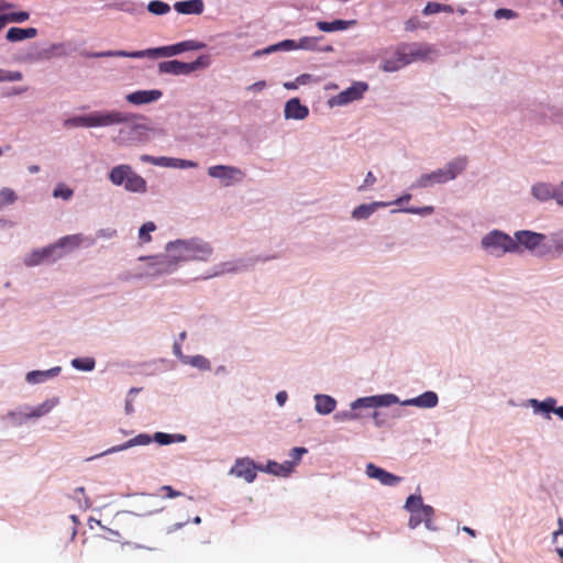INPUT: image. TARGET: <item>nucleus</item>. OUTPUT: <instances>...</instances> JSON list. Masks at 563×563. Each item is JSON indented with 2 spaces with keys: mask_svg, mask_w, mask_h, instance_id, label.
<instances>
[{
  "mask_svg": "<svg viewBox=\"0 0 563 563\" xmlns=\"http://www.w3.org/2000/svg\"><path fill=\"white\" fill-rule=\"evenodd\" d=\"M63 125L87 129L122 125L113 137V142L119 146L144 144L150 141V134L156 131L136 114L118 110L93 111L88 114L75 115L66 119Z\"/></svg>",
  "mask_w": 563,
  "mask_h": 563,
  "instance_id": "obj_1",
  "label": "nucleus"
},
{
  "mask_svg": "<svg viewBox=\"0 0 563 563\" xmlns=\"http://www.w3.org/2000/svg\"><path fill=\"white\" fill-rule=\"evenodd\" d=\"M163 92L158 89L137 90L125 96V100L132 104L141 106L157 101Z\"/></svg>",
  "mask_w": 563,
  "mask_h": 563,
  "instance_id": "obj_19",
  "label": "nucleus"
},
{
  "mask_svg": "<svg viewBox=\"0 0 563 563\" xmlns=\"http://www.w3.org/2000/svg\"><path fill=\"white\" fill-rule=\"evenodd\" d=\"M405 66H407V64H405L401 60V52L398 47L393 57L386 58L382 62L380 69L386 73H394L401 69Z\"/></svg>",
  "mask_w": 563,
  "mask_h": 563,
  "instance_id": "obj_34",
  "label": "nucleus"
},
{
  "mask_svg": "<svg viewBox=\"0 0 563 563\" xmlns=\"http://www.w3.org/2000/svg\"><path fill=\"white\" fill-rule=\"evenodd\" d=\"M73 189L65 186L64 184H58L53 191L54 198H62L63 200H69L73 197Z\"/></svg>",
  "mask_w": 563,
  "mask_h": 563,
  "instance_id": "obj_50",
  "label": "nucleus"
},
{
  "mask_svg": "<svg viewBox=\"0 0 563 563\" xmlns=\"http://www.w3.org/2000/svg\"><path fill=\"white\" fill-rule=\"evenodd\" d=\"M265 88H266V81L265 80H260V81H256V82L250 85L246 89L249 91L260 92V91H262Z\"/></svg>",
  "mask_w": 563,
  "mask_h": 563,
  "instance_id": "obj_62",
  "label": "nucleus"
},
{
  "mask_svg": "<svg viewBox=\"0 0 563 563\" xmlns=\"http://www.w3.org/2000/svg\"><path fill=\"white\" fill-rule=\"evenodd\" d=\"M174 9L179 14L185 15H199L205 10V4L202 0H185V1H177L174 3Z\"/></svg>",
  "mask_w": 563,
  "mask_h": 563,
  "instance_id": "obj_23",
  "label": "nucleus"
},
{
  "mask_svg": "<svg viewBox=\"0 0 563 563\" xmlns=\"http://www.w3.org/2000/svg\"><path fill=\"white\" fill-rule=\"evenodd\" d=\"M367 89H368V86L366 82L356 81L351 87L341 91L336 96H333L329 100V106L330 107H335V106L340 107V106H345L350 102L360 100Z\"/></svg>",
  "mask_w": 563,
  "mask_h": 563,
  "instance_id": "obj_11",
  "label": "nucleus"
},
{
  "mask_svg": "<svg viewBox=\"0 0 563 563\" xmlns=\"http://www.w3.org/2000/svg\"><path fill=\"white\" fill-rule=\"evenodd\" d=\"M16 200L18 196L13 189L4 187L0 190V209L14 203Z\"/></svg>",
  "mask_w": 563,
  "mask_h": 563,
  "instance_id": "obj_46",
  "label": "nucleus"
},
{
  "mask_svg": "<svg viewBox=\"0 0 563 563\" xmlns=\"http://www.w3.org/2000/svg\"><path fill=\"white\" fill-rule=\"evenodd\" d=\"M260 471L274 474L276 476H288L294 471V462L285 461L284 463L268 462L265 467L260 466Z\"/></svg>",
  "mask_w": 563,
  "mask_h": 563,
  "instance_id": "obj_28",
  "label": "nucleus"
},
{
  "mask_svg": "<svg viewBox=\"0 0 563 563\" xmlns=\"http://www.w3.org/2000/svg\"><path fill=\"white\" fill-rule=\"evenodd\" d=\"M553 200L556 205L563 207V181L554 186Z\"/></svg>",
  "mask_w": 563,
  "mask_h": 563,
  "instance_id": "obj_57",
  "label": "nucleus"
},
{
  "mask_svg": "<svg viewBox=\"0 0 563 563\" xmlns=\"http://www.w3.org/2000/svg\"><path fill=\"white\" fill-rule=\"evenodd\" d=\"M405 509L410 514L417 512L418 509L421 510L422 515H424V518L427 519V529H434L432 527V517L434 515V510L431 506L423 505L422 497L420 495H410L406 500Z\"/></svg>",
  "mask_w": 563,
  "mask_h": 563,
  "instance_id": "obj_16",
  "label": "nucleus"
},
{
  "mask_svg": "<svg viewBox=\"0 0 563 563\" xmlns=\"http://www.w3.org/2000/svg\"><path fill=\"white\" fill-rule=\"evenodd\" d=\"M155 166L173 168V157H167V156L155 157Z\"/></svg>",
  "mask_w": 563,
  "mask_h": 563,
  "instance_id": "obj_59",
  "label": "nucleus"
},
{
  "mask_svg": "<svg viewBox=\"0 0 563 563\" xmlns=\"http://www.w3.org/2000/svg\"><path fill=\"white\" fill-rule=\"evenodd\" d=\"M24 76L20 70L0 68V82H15L23 80Z\"/></svg>",
  "mask_w": 563,
  "mask_h": 563,
  "instance_id": "obj_45",
  "label": "nucleus"
},
{
  "mask_svg": "<svg viewBox=\"0 0 563 563\" xmlns=\"http://www.w3.org/2000/svg\"><path fill=\"white\" fill-rule=\"evenodd\" d=\"M9 23H23L30 19V13L26 11L7 13Z\"/></svg>",
  "mask_w": 563,
  "mask_h": 563,
  "instance_id": "obj_51",
  "label": "nucleus"
},
{
  "mask_svg": "<svg viewBox=\"0 0 563 563\" xmlns=\"http://www.w3.org/2000/svg\"><path fill=\"white\" fill-rule=\"evenodd\" d=\"M152 441H153V439L148 434L141 433V434H137L136 437L130 439L129 441L124 442L123 444L115 445V446H112V448L106 450L104 452H102L101 455L121 452V451H124L126 449H130V448L136 446V445H147Z\"/></svg>",
  "mask_w": 563,
  "mask_h": 563,
  "instance_id": "obj_24",
  "label": "nucleus"
},
{
  "mask_svg": "<svg viewBox=\"0 0 563 563\" xmlns=\"http://www.w3.org/2000/svg\"><path fill=\"white\" fill-rule=\"evenodd\" d=\"M147 10L154 15H165L170 11V7L164 1L153 0L148 2Z\"/></svg>",
  "mask_w": 563,
  "mask_h": 563,
  "instance_id": "obj_42",
  "label": "nucleus"
},
{
  "mask_svg": "<svg viewBox=\"0 0 563 563\" xmlns=\"http://www.w3.org/2000/svg\"><path fill=\"white\" fill-rule=\"evenodd\" d=\"M426 27L427 25L418 16H412L405 23V30L409 32Z\"/></svg>",
  "mask_w": 563,
  "mask_h": 563,
  "instance_id": "obj_53",
  "label": "nucleus"
},
{
  "mask_svg": "<svg viewBox=\"0 0 563 563\" xmlns=\"http://www.w3.org/2000/svg\"><path fill=\"white\" fill-rule=\"evenodd\" d=\"M57 405H58V398L47 399L43 404L38 405L37 407H34V408L26 407L24 417L30 418V419L41 418V417L45 416L46 413H48Z\"/></svg>",
  "mask_w": 563,
  "mask_h": 563,
  "instance_id": "obj_29",
  "label": "nucleus"
},
{
  "mask_svg": "<svg viewBox=\"0 0 563 563\" xmlns=\"http://www.w3.org/2000/svg\"><path fill=\"white\" fill-rule=\"evenodd\" d=\"M62 258L55 243H52L45 247L33 250L26 254L23 258V263L27 267L38 266L41 264H53Z\"/></svg>",
  "mask_w": 563,
  "mask_h": 563,
  "instance_id": "obj_9",
  "label": "nucleus"
},
{
  "mask_svg": "<svg viewBox=\"0 0 563 563\" xmlns=\"http://www.w3.org/2000/svg\"><path fill=\"white\" fill-rule=\"evenodd\" d=\"M366 474L368 477L375 478L386 486H394L400 482V477L388 473L387 471L374 465L373 463L367 464Z\"/></svg>",
  "mask_w": 563,
  "mask_h": 563,
  "instance_id": "obj_20",
  "label": "nucleus"
},
{
  "mask_svg": "<svg viewBox=\"0 0 563 563\" xmlns=\"http://www.w3.org/2000/svg\"><path fill=\"white\" fill-rule=\"evenodd\" d=\"M37 35V30L35 27H10L5 34V38L9 42H21L29 38H34Z\"/></svg>",
  "mask_w": 563,
  "mask_h": 563,
  "instance_id": "obj_30",
  "label": "nucleus"
},
{
  "mask_svg": "<svg viewBox=\"0 0 563 563\" xmlns=\"http://www.w3.org/2000/svg\"><path fill=\"white\" fill-rule=\"evenodd\" d=\"M258 467L260 466H256L249 457H241L235 461L230 470V474L243 478L247 483H252L256 477V470H258Z\"/></svg>",
  "mask_w": 563,
  "mask_h": 563,
  "instance_id": "obj_15",
  "label": "nucleus"
},
{
  "mask_svg": "<svg viewBox=\"0 0 563 563\" xmlns=\"http://www.w3.org/2000/svg\"><path fill=\"white\" fill-rule=\"evenodd\" d=\"M197 166H198V164L194 161L173 157V168L186 169V168H196Z\"/></svg>",
  "mask_w": 563,
  "mask_h": 563,
  "instance_id": "obj_55",
  "label": "nucleus"
},
{
  "mask_svg": "<svg viewBox=\"0 0 563 563\" xmlns=\"http://www.w3.org/2000/svg\"><path fill=\"white\" fill-rule=\"evenodd\" d=\"M309 115V109L302 104L299 98L289 99L284 107V118L286 120L302 121Z\"/></svg>",
  "mask_w": 563,
  "mask_h": 563,
  "instance_id": "obj_17",
  "label": "nucleus"
},
{
  "mask_svg": "<svg viewBox=\"0 0 563 563\" xmlns=\"http://www.w3.org/2000/svg\"><path fill=\"white\" fill-rule=\"evenodd\" d=\"M467 166V157L459 156L450 161L443 168L422 174L411 185V188H428L438 184H445L461 175Z\"/></svg>",
  "mask_w": 563,
  "mask_h": 563,
  "instance_id": "obj_3",
  "label": "nucleus"
},
{
  "mask_svg": "<svg viewBox=\"0 0 563 563\" xmlns=\"http://www.w3.org/2000/svg\"><path fill=\"white\" fill-rule=\"evenodd\" d=\"M544 240L545 236L543 234L528 230L517 231L514 236V242L518 243V253H521L523 250L533 252Z\"/></svg>",
  "mask_w": 563,
  "mask_h": 563,
  "instance_id": "obj_14",
  "label": "nucleus"
},
{
  "mask_svg": "<svg viewBox=\"0 0 563 563\" xmlns=\"http://www.w3.org/2000/svg\"><path fill=\"white\" fill-rule=\"evenodd\" d=\"M555 399L554 398H547L543 401H538L537 399H531L530 404L532 407L543 411V412H550L553 411L555 408Z\"/></svg>",
  "mask_w": 563,
  "mask_h": 563,
  "instance_id": "obj_48",
  "label": "nucleus"
},
{
  "mask_svg": "<svg viewBox=\"0 0 563 563\" xmlns=\"http://www.w3.org/2000/svg\"><path fill=\"white\" fill-rule=\"evenodd\" d=\"M71 366L78 371L90 372L96 366V361L92 357H78L71 360Z\"/></svg>",
  "mask_w": 563,
  "mask_h": 563,
  "instance_id": "obj_43",
  "label": "nucleus"
},
{
  "mask_svg": "<svg viewBox=\"0 0 563 563\" xmlns=\"http://www.w3.org/2000/svg\"><path fill=\"white\" fill-rule=\"evenodd\" d=\"M183 363L203 371L210 369V362L202 355L184 357Z\"/></svg>",
  "mask_w": 563,
  "mask_h": 563,
  "instance_id": "obj_41",
  "label": "nucleus"
},
{
  "mask_svg": "<svg viewBox=\"0 0 563 563\" xmlns=\"http://www.w3.org/2000/svg\"><path fill=\"white\" fill-rule=\"evenodd\" d=\"M108 178L113 186H122L128 192L145 194L147 191L146 180L129 164H120L112 167Z\"/></svg>",
  "mask_w": 563,
  "mask_h": 563,
  "instance_id": "obj_4",
  "label": "nucleus"
},
{
  "mask_svg": "<svg viewBox=\"0 0 563 563\" xmlns=\"http://www.w3.org/2000/svg\"><path fill=\"white\" fill-rule=\"evenodd\" d=\"M376 183V177L372 172H368L366 174V177L364 179V184L358 187V190H364L366 187L373 186Z\"/></svg>",
  "mask_w": 563,
  "mask_h": 563,
  "instance_id": "obj_61",
  "label": "nucleus"
},
{
  "mask_svg": "<svg viewBox=\"0 0 563 563\" xmlns=\"http://www.w3.org/2000/svg\"><path fill=\"white\" fill-rule=\"evenodd\" d=\"M152 439L161 445L186 441V437L184 434H168L164 432H156Z\"/></svg>",
  "mask_w": 563,
  "mask_h": 563,
  "instance_id": "obj_37",
  "label": "nucleus"
},
{
  "mask_svg": "<svg viewBox=\"0 0 563 563\" xmlns=\"http://www.w3.org/2000/svg\"><path fill=\"white\" fill-rule=\"evenodd\" d=\"M59 366L46 369V371H31L26 374L25 380L29 384H40L47 379L56 377L60 373Z\"/></svg>",
  "mask_w": 563,
  "mask_h": 563,
  "instance_id": "obj_27",
  "label": "nucleus"
},
{
  "mask_svg": "<svg viewBox=\"0 0 563 563\" xmlns=\"http://www.w3.org/2000/svg\"><path fill=\"white\" fill-rule=\"evenodd\" d=\"M440 12L453 13V8L449 4H442L438 2H428L422 10L424 15L437 14Z\"/></svg>",
  "mask_w": 563,
  "mask_h": 563,
  "instance_id": "obj_39",
  "label": "nucleus"
},
{
  "mask_svg": "<svg viewBox=\"0 0 563 563\" xmlns=\"http://www.w3.org/2000/svg\"><path fill=\"white\" fill-rule=\"evenodd\" d=\"M155 230H156V225L154 222L148 221V222L144 223L139 230L140 243L143 244V243L151 242V240H152L151 233L154 232Z\"/></svg>",
  "mask_w": 563,
  "mask_h": 563,
  "instance_id": "obj_47",
  "label": "nucleus"
},
{
  "mask_svg": "<svg viewBox=\"0 0 563 563\" xmlns=\"http://www.w3.org/2000/svg\"><path fill=\"white\" fill-rule=\"evenodd\" d=\"M554 186L550 183L539 181L532 185L531 195L538 201L544 202L553 199Z\"/></svg>",
  "mask_w": 563,
  "mask_h": 563,
  "instance_id": "obj_26",
  "label": "nucleus"
},
{
  "mask_svg": "<svg viewBox=\"0 0 563 563\" xmlns=\"http://www.w3.org/2000/svg\"><path fill=\"white\" fill-rule=\"evenodd\" d=\"M175 55H178V52H177L176 44H173V45H167V46L147 48L144 51H134V52H131L130 58H143V57L158 58V57H172Z\"/></svg>",
  "mask_w": 563,
  "mask_h": 563,
  "instance_id": "obj_18",
  "label": "nucleus"
},
{
  "mask_svg": "<svg viewBox=\"0 0 563 563\" xmlns=\"http://www.w3.org/2000/svg\"><path fill=\"white\" fill-rule=\"evenodd\" d=\"M296 79H297L298 85H307L312 81L313 77L310 74H302V75L298 76Z\"/></svg>",
  "mask_w": 563,
  "mask_h": 563,
  "instance_id": "obj_64",
  "label": "nucleus"
},
{
  "mask_svg": "<svg viewBox=\"0 0 563 563\" xmlns=\"http://www.w3.org/2000/svg\"><path fill=\"white\" fill-rule=\"evenodd\" d=\"M400 402L398 397L394 394H384L377 396H368L357 398L351 402L352 410H358L361 408H378L388 407Z\"/></svg>",
  "mask_w": 563,
  "mask_h": 563,
  "instance_id": "obj_12",
  "label": "nucleus"
},
{
  "mask_svg": "<svg viewBox=\"0 0 563 563\" xmlns=\"http://www.w3.org/2000/svg\"><path fill=\"white\" fill-rule=\"evenodd\" d=\"M279 51H285V52L296 51L295 40H284L279 43L269 45L264 49L256 51L254 53V56H262L265 54H272V53L279 52Z\"/></svg>",
  "mask_w": 563,
  "mask_h": 563,
  "instance_id": "obj_33",
  "label": "nucleus"
},
{
  "mask_svg": "<svg viewBox=\"0 0 563 563\" xmlns=\"http://www.w3.org/2000/svg\"><path fill=\"white\" fill-rule=\"evenodd\" d=\"M250 267V264L243 260H232V261H225L221 262L218 265L213 266L205 276H202V279H210L216 278L225 274H235L243 271H246Z\"/></svg>",
  "mask_w": 563,
  "mask_h": 563,
  "instance_id": "obj_13",
  "label": "nucleus"
},
{
  "mask_svg": "<svg viewBox=\"0 0 563 563\" xmlns=\"http://www.w3.org/2000/svg\"><path fill=\"white\" fill-rule=\"evenodd\" d=\"M314 400L316 411L320 415H329L335 409L336 400L329 395L317 394Z\"/></svg>",
  "mask_w": 563,
  "mask_h": 563,
  "instance_id": "obj_31",
  "label": "nucleus"
},
{
  "mask_svg": "<svg viewBox=\"0 0 563 563\" xmlns=\"http://www.w3.org/2000/svg\"><path fill=\"white\" fill-rule=\"evenodd\" d=\"M131 52L126 51H106V52H84L82 56L87 58H102V57H129Z\"/></svg>",
  "mask_w": 563,
  "mask_h": 563,
  "instance_id": "obj_38",
  "label": "nucleus"
},
{
  "mask_svg": "<svg viewBox=\"0 0 563 563\" xmlns=\"http://www.w3.org/2000/svg\"><path fill=\"white\" fill-rule=\"evenodd\" d=\"M84 235L82 234H71L66 235L60 239H58L55 244L62 254V258L65 256L66 253L71 252L76 249H78L82 242H84Z\"/></svg>",
  "mask_w": 563,
  "mask_h": 563,
  "instance_id": "obj_21",
  "label": "nucleus"
},
{
  "mask_svg": "<svg viewBox=\"0 0 563 563\" xmlns=\"http://www.w3.org/2000/svg\"><path fill=\"white\" fill-rule=\"evenodd\" d=\"M438 395L434 391H426L418 397L406 399L400 404L402 406H415L419 408H433L438 405Z\"/></svg>",
  "mask_w": 563,
  "mask_h": 563,
  "instance_id": "obj_22",
  "label": "nucleus"
},
{
  "mask_svg": "<svg viewBox=\"0 0 563 563\" xmlns=\"http://www.w3.org/2000/svg\"><path fill=\"white\" fill-rule=\"evenodd\" d=\"M361 418V413L356 412V410H345V411H339L333 416V419L336 422H344V421H352L357 420Z\"/></svg>",
  "mask_w": 563,
  "mask_h": 563,
  "instance_id": "obj_49",
  "label": "nucleus"
},
{
  "mask_svg": "<svg viewBox=\"0 0 563 563\" xmlns=\"http://www.w3.org/2000/svg\"><path fill=\"white\" fill-rule=\"evenodd\" d=\"M387 206H390V203L380 201L360 205L352 211V218L354 220H365L369 218L378 208Z\"/></svg>",
  "mask_w": 563,
  "mask_h": 563,
  "instance_id": "obj_25",
  "label": "nucleus"
},
{
  "mask_svg": "<svg viewBox=\"0 0 563 563\" xmlns=\"http://www.w3.org/2000/svg\"><path fill=\"white\" fill-rule=\"evenodd\" d=\"M400 211L407 212V213H412V214H419V216H429V214L433 213L434 208L432 206H426V207H421V208L410 207V208L401 209Z\"/></svg>",
  "mask_w": 563,
  "mask_h": 563,
  "instance_id": "obj_52",
  "label": "nucleus"
},
{
  "mask_svg": "<svg viewBox=\"0 0 563 563\" xmlns=\"http://www.w3.org/2000/svg\"><path fill=\"white\" fill-rule=\"evenodd\" d=\"M518 243L514 238L500 230H492L481 240V247L488 255L501 257L507 253H518Z\"/></svg>",
  "mask_w": 563,
  "mask_h": 563,
  "instance_id": "obj_6",
  "label": "nucleus"
},
{
  "mask_svg": "<svg viewBox=\"0 0 563 563\" xmlns=\"http://www.w3.org/2000/svg\"><path fill=\"white\" fill-rule=\"evenodd\" d=\"M51 53H54L56 56L65 55V45L63 43L53 44L49 48Z\"/></svg>",
  "mask_w": 563,
  "mask_h": 563,
  "instance_id": "obj_63",
  "label": "nucleus"
},
{
  "mask_svg": "<svg viewBox=\"0 0 563 563\" xmlns=\"http://www.w3.org/2000/svg\"><path fill=\"white\" fill-rule=\"evenodd\" d=\"M356 23L355 20H334L332 22L319 21L317 27L322 32L343 31Z\"/></svg>",
  "mask_w": 563,
  "mask_h": 563,
  "instance_id": "obj_32",
  "label": "nucleus"
},
{
  "mask_svg": "<svg viewBox=\"0 0 563 563\" xmlns=\"http://www.w3.org/2000/svg\"><path fill=\"white\" fill-rule=\"evenodd\" d=\"M140 261L147 262V271L136 275V278H158L164 275H170L177 271L179 262L175 258V254L169 251V242L165 246V254L155 256H141Z\"/></svg>",
  "mask_w": 563,
  "mask_h": 563,
  "instance_id": "obj_5",
  "label": "nucleus"
},
{
  "mask_svg": "<svg viewBox=\"0 0 563 563\" xmlns=\"http://www.w3.org/2000/svg\"><path fill=\"white\" fill-rule=\"evenodd\" d=\"M307 453V449L306 448H294L291 451H290V456L292 457V461L294 462V465L301 459V456L303 454Z\"/></svg>",
  "mask_w": 563,
  "mask_h": 563,
  "instance_id": "obj_60",
  "label": "nucleus"
},
{
  "mask_svg": "<svg viewBox=\"0 0 563 563\" xmlns=\"http://www.w3.org/2000/svg\"><path fill=\"white\" fill-rule=\"evenodd\" d=\"M24 411H12L9 412L8 417L13 421L15 424H22L27 418L24 417Z\"/></svg>",
  "mask_w": 563,
  "mask_h": 563,
  "instance_id": "obj_58",
  "label": "nucleus"
},
{
  "mask_svg": "<svg viewBox=\"0 0 563 563\" xmlns=\"http://www.w3.org/2000/svg\"><path fill=\"white\" fill-rule=\"evenodd\" d=\"M48 57H49L48 55H45V58H48ZM43 58H44V55L36 47L33 46V47L29 48L27 51L21 53L16 57V60L19 63H36Z\"/></svg>",
  "mask_w": 563,
  "mask_h": 563,
  "instance_id": "obj_36",
  "label": "nucleus"
},
{
  "mask_svg": "<svg viewBox=\"0 0 563 563\" xmlns=\"http://www.w3.org/2000/svg\"><path fill=\"white\" fill-rule=\"evenodd\" d=\"M207 173L211 178L219 179L225 187L241 183L245 177L241 168L231 165H214L209 167Z\"/></svg>",
  "mask_w": 563,
  "mask_h": 563,
  "instance_id": "obj_10",
  "label": "nucleus"
},
{
  "mask_svg": "<svg viewBox=\"0 0 563 563\" xmlns=\"http://www.w3.org/2000/svg\"><path fill=\"white\" fill-rule=\"evenodd\" d=\"M494 16L496 19H507V20H511V19H515L518 16L517 12H515L514 10L511 9H497L494 13Z\"/></svg>",
  "mask_w": 563,
  "mask_h": 563,
  "instance_id": "obj_56",
  "label": "nucleus"
},
{
  "mask_svg": "<svg viewBox=\"0 0 563 563\" xmlns=\"http://www.w3.org/2000/svg\"><path fill=\"white\" fill-rule=\"evenodd\" d=\"M401 60L409 65L415 62H433L438 57V51L427 43H411L399 47Z\"/></svg>",
  "mask_w": 563,
  "mask_h": 563,
  "instance_id": "obj_8",
  "label": "nucleus"
},
{
  "mask_svg": "<svg viewBox=\"0 0 563 563\" xmlns=\"http://www.w3.org/2000/svg\"><path fill=\"white\" fill-rule=\"evenodd\" d=\"M207 45L203 42L187 40L176 43L178 55L188 51H198L205 48Z\"/></svg>",
  "mask_w": 563,
  "mask_h": 563,
  "instance_id": "obj_44",
  "label": "nucleus"
},
{
  "mask_svg": "<svg viewBox=\"0 0 563 563\" xmlns=\"http://www.w3.org/2000/svg\"><path fill=\"white\" fill-rule=\"evenodd\" d=\"M169 251L175 254L179 264L184 262L207 263L213 256L212 244L201 238L177 239L169 242Z\"/></svg>",
  "mask_w": 563,
  "mask_h": 563,
  "instance_id": "obj_2",
  "label": "nucleus"
},
{
  "mask_svg": "<svg viewBox=\"0 0 563 563\" xmlns=\"http://www.w3.org/2000/svg\"><path fill=\"white\" fill-rule=\"evenodd\" d=\"M157 503V498L153 495H143L142 499L140 500L141 507L140 510L142 511V515H151L154 511L157 510L154 506Z\"/></svg>",
  "mask_w": 563,
  "mask_h": 563,
  "instance_id": "obj_40",
  "label": "nucleus"
},
{
  "mask_svg": "<svg viewBox=\"0 0 563 563\" xmlns=\"http://www.w3.org/2000/svg\"><path fill=\"white\" fill-rule=\"evenodd\" d=\"M211 64L208 55H201L191 63H185L177 59L161 62L158 71L161 74H172L175 76L189 75L198 69L208 68Z\"/></svg>",
  "mask_w": 563,
  "mask_h": 563,
  "instance_id": "obj_7",
  "label": "nucleus"
},
{
  "mask_svg": "<svg viewBox=\"0 0 563 563\" xmlns=\"http://www.w3.org/2000/svg\"><path fill=\"white\" fill-rule=\"evenodd\" d=\"M321 36H303L298 41L295 40L296 51H311L314 52L319 49L318 43L321 40Z\"/></svg>",
  "mask_w": 563,
  "mask_h": 563,
  "instance_id": "obj_35",
  "label": "nucleus"
},
{
  "mask_svg": "<svg viewBox=\"0 0 563 563\" xmlns=\"http://www.w3.org/2000/svg\"><path fill=\"white\" fill-rule=\"evenodd\" d=\"M421 522H424V525L427 526V519L424 518V515H422L421 510L418 509L417 512L410 514V518H409L408 525H409V527L411 529H415Z\"/></svg>",
  "mask_w": 563,
  "mask_h": 563,
  "instance_id": "obj_54",
  "label": "nucleus"
}]
</instances>
